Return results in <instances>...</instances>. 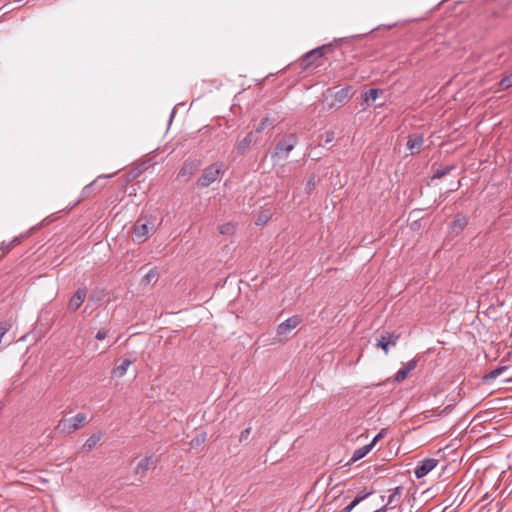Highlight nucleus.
<instances>
[{
  "label": "nucleus",
  "mask_w": 512,
  "mask_h": 512,
  "mask_svg": "<svg viewBox=\"0 0 512 512\" xmlns=\"http://www.w3.org/2000/svg\"><path fill=\"white\" fill-rule=\"evenodd\" d=\"M223 164L215 163L204 169L202 175L197 180V185L201 188L208 187L217 181L223 174Z\"/></svg>",
  "instance_id": "2"
},
{
  "label": "nucleus",
  "mask_w": 512,
  "mask_h": 512,
  "mask_svg": "<svg viewBox=\"0 0 512 512\" xmlns=\"http://www.w3.org/2000/svg\"><path fill=\"white\" fill-rule=\"evenodd\" d=\"M373 449V443H369L364 445L358 449H356L350 459L351 462H356L362 458H364L371 450Z\"/></svg>",
  "instance_id": "17"
},
{
  "label": "nucleus",
  "mask_w": 512,
  "mask_h": 512,
  "mask_svg": "<svg viewBox=\"0 0 512 512\" xmlns=\"http://www.w3.org/2000/svg\"><path fill=\"white\" fill-rule=\"evenodd\" d=\"M399 339V334L384 332L377 339L375 346L381 348L385 354H388L392 347H395Z\"/></svg>",
  "instance_id": "6"
},
{
  "label": "nucleus",
  "mask_w": 512,
  "mask_h": 512,
  "mask_svg": "<svg viewBox=\"0 0 512 512\" xmlns=\"http://www.w3.org/2000/svg\"><path fill=\"white\" fill-rule=\"evenodd\" d=\"M323 47H318L307 52L301 60V66L308 68L316 63V61L323 57Z\"/></svg>",
  "instance_id": "9"
},
{
  "label": "nucleus",
  "mask_w": 512,
  "mask_h": 512,
  "mask_svg": "<svg viewBox=\"0 0 512 512\" xmlns=\"http://www.w3.org/2000/svg\"><path fill=\"white\" fill-rule=\"evenodd\" d=\"M424 143V138L422 135L414 134L410 135L407 142L406 147L410 150L411 154H417L421 151Z\"/></svg>",
  "instance_id": "11"
},
{
  "label": "nucleus",
  "mask_w": 512,
  "mask_h": 512,
  "mask_svg": "<svg viewBox=\"0 0 512 512\" xmlns=\"http://www.w3.org/2000/svg\"><path fill=\"white\" fill-rule=\"evenodd\" d=\"M85 298H86V290L78 289L69 301V304H68L69 310L76 311L83 304Z\"/></svg>",
  "instance_id": "13"
},
{
  "label": "nucleus",
  "mask_w": 512,
  "mask_h": 512,
  "mask_svg": "<svg viewBox=\"0 0 512 512\" xmlns=\"http://www.w3.org/2000/svg\"><path fill=\"white\" fill-rule=\"evenodd\" d=\"M450 169H451V167H446L443 169L436 170V172L434 174V178H441V177L445 176L446 174L449 173Z\"/></svg>",
  "instance_id": "29"
},
{
  "label": "nucleus",
  "mask_w": 512,
  "mask_h": 512,
  "mask_svg": "<svg viewBox=\"0 0 512 512\" xmlns=\"http://www.w3.org/2000/svg\"><path fill=\"white\" fill-rule=\"evenodd\" d=\"M512 87V72L505 75L499 82V90L503 91Z\"/></svg>",
  "instance_id": "22"
},
{
  "label": "nucleus",
  "mask_w": 512,
  "mask_h": 512,
  "mask_svg": "<svg viewBox=\"0 0 512 512\" xmlns=\"http://www.w3.org/2000/svg\"><path fill=\"white\" fill-rule=\"evenodd\" d=\"M266 127V121H261L257 127L255 128V130H253L252 132H256L257 133V138L259 139V136L260 134L262 133V131L265 129Z\"/></svg>",
  "instance_id": "31"
},
{
  "label": "nucleus",
  "mask_w": 512,
  "mask_h": 512,
  "mask_svg": "<svg viewBox=\"0 0 512 512\" xmlns=\"http://www.w3.org/2000/svg\"><path fill=\"white\" fill-rule=\"evenodd\" d=\"M158 272L156 268L150 269L142 278L141 284L149 285L157 281Z\"/></svg>",
  "instance_id": "20"
},
{
  "label": "nucleus",
  "mask_w": 512,
  "mask_h": 512,
  "mask_svg": "<svg viewBox=\"0 0 512 512\" xmlns=\"http://www.w3.org/2000/svg\"><path fill=\"white\" fill-rule=\"evenodd\" d=\"M153 466H155V460L153 459V456H146L137 464L135 473L137 475L143 476Z\"/></svg>",
  "instance_id": "14"
},
{
  "label": "nucleus",
  "mask_w": 512,
  "mask_h": 512,
  "mask_svg": "<svg viewBox=\"0 0 512 512\" xmlns=\"http://www.w3.org/2000/svg\"><path fill=\"white\" fill-rule=\"evenodd\" d=\"M386 507H387V506H384V507H382V508H380V509H378V510H376V511H374V512H385V511H386V509H387Z\"/></svg>",
  "instance_id": "37"
},
{
  "label": "nucleus",
  "mask_w": 512,
  "mask_h": 512,
  "mask_svg": "<svg viewBox=\"0 0 512 512\" xmlns=\"http://www.w3.org/2000/svg\"><path fill=\"white\" fill-rule=\"evenodd\" d=\"M298 139L295 134L288 135L285 139L279 141L272 154V158L275 159H286L289 153L297 145Z\"/></svg>",
  "instance_id": "4"
},
{
  "label": "nucleus",
  "mask_w": 512,
  "mask_h": 512,
  "mask_svg": "<svg viewBox=\"0 0 512 512\" xmlns=\"http://www.w3.org/2000/svg\"><path fill=\"white\" fill-rule=\"evenodd\" d=\"M268 219V216H260L256 222V224L265 223Z\"/></svg>",
  "instance_id": "36"
},
{
  "label": "nucleus",
  "mask_w": 512,
  "mask_h": 512,
  "mask_svg": "<svg viewBox=\"0 0 512 512\" xmlns=\"http://www.w3.org/2000/svg\"><path fill=\"white\" fill-rule=\"evenodd\" d=\"M385 434V430L382 429L373 439L370 443H373V447L375 446V444L381 439L383 438Z\"/></svg>",
  "instance_id": "35"
},
{
  "label": "nucleus",
  "mask_w": 512,
  "mask_h": 512,
  "mask_svg": "<svg viewBox=\"0 0 512 512\" xmlns=\"http://www.w3.org/2000/svg\"><path fill=\"white\" fill-rule=\"evenodd\" d=\"M367 495L356 497L348 506L342 509L340 512H351Z\"/></svg>",
  "instance_id": "25"
},
{
  "label": "nucleus",
  "mask_w": 512,
  "mask_h": 512,
  "mask_svg": "<svg viewBox=\"0 0 512 512\" xmlns=\"http://www.w3.org/2000/svg\"><path fill=\"white\" fill-rule=\"evenodd\" d=\"M300 323H301V318L299 316H297V315H294V316L286 319L281 324H279V326L277 328V334L279 336H287Z\"/></svg>",
  "instance_id": "8"
},
{
  "label": "nucleus",
  "mask_w": 512,
  "mask_h": 512,
  "mask_svg": "<svg viewBox=\"0 0 512 512\" xmlns=\"http://www.w3.org/2000/svg\"><path fill=\"white\" fill-rule=\"evenodd\" d=\"M86 421V415L84 413H77L71 418H63L59 421L56 426V430L61 434H69L73 431L78 430L83 423Z\"/></svg>",
  "instance_id": "3"
},
{
  "label": "nucleus",
  "mask_w": 512,
  "mask_h": 512,
  "mask_svg": "<svg viewBox=\"0 0 512 512\" xmlns=\"http://www.w3.org/2000/svg\"><path fill=\"white\" fill-rule=\"evenodd\" d=\"M250 433H251V427H248L245 430H243L240 434L239 441L243 442V441L247 440Z\"/></svg>",
  "instance_id": "32"
},
{
  "label": "nucleus",
  "mask_w": 512,
  "mask_h": 512,
  "mask_svg": "<svg viewBox=\"0 0 512 512\" xmlns=\"http://www.w3.org/2000/svg\"><path fill=\"white\" fill-rule=\"evenodd\" d=\"M174 113H175V109H174V110H172L171 119L173 118Z\"/></svg>",
  "instance_id": "38"
},
{
  "label": "nucleus",
  "mask_w": 512,
  "mask_h": 512,
  "mask_svg": "<svg viewBox=\"0 0 512 512\" xmlns=\"http://www.w3.org/2000/svg\"><path fill=\"white\" fill-rule=\"evenodd\" d=\"M258 142L257 133L249 132L242 139H239L236 144V150L238 154H244L248 148Z\"/></svg>",
  "instance_id": "10"
},
{
  "label": "nucleus",
  "mask_w": 512,
  "mask_h": 512,
  "mask_svg": "<svg viewBox=\"0 0 512 512\" xmlns=\"http://www.w3.org/2000/svg\"><path fill=\"white\" fill-rule=\"evenodd\" d=\"M132 361L129 360V359H125L119 366H117L116 368H114L113 370V374L116 376V377H122L125 375V373L127 372V369L129 368V366L131 365Z\"/></svg>",
  "instance_id": "21"
},
{
  "label": "nucleus",
  "mask_w": 512,
  "mask_h": 512,
  "mask_svg": "<svg viewBox=\"0 0 512 512\" xmlns=\"http://www.w3.org/2000/svg\"><path fill=\"white\" fill-rule=\"evenodd\" d=\"M417 366V361L415 359H412L408 361L407 363L403 364L402 367L398 370V372L395 375V381L400 383L403 380L406 379L408 374L414 370Z\"/></svg>",
  "instance_id": "12"
},
{
  "label": "nucleus",
  "mask_w": 512,
  "mask_h": 512,
  "mask_svg": "<svg viewBox=\"0 0 512 512\" xmlns=\"http://www.w3.org/2000/svg\"><path fill=\"white\" fill-rule=\"evenodd\" d=\"M382 90L371 88L367 90L363 95V100L365 104L369 107L372 105V102H374L379 95L382 93Z\"/></svg>",
  "instance_id": "19"
},
{
  "label": "nucleus",
  "mask_w": 512,
  "mask_h": 512,
  "mask_svg": "<svg viewBox=\"0 0 512 512\" xmlns=\"http://www.w3.org/2000/svg\"><path fill=\"white\" fill-rule=\"evenodd\" d=\"M107 334H108V330H106V329H100V330L96 333L95 337H96V339H97V340H104V339L107 337Z\"/></svg>",
  "instance_id": "33"
},
{
  "label": "nucleus",
  "mask_w": 512,
  "mask_h": 512,
  "mask_svg": "<svg viewBox=\"0 0 512 512\" xmlns=\"http://www.w3.org/2000/svg\"><path fill=\"white\" fill-rule=\"evenodd\" d=\"M198 163L196 161H186L179 172V176H191L198 169Z\"/></svg>",
  "instance_id": "18"
},
{
  "label": "nucleus",
  "mask_w": 512,
  "mask_h": 512,
  "mask_svg": "<svg viewBox=\"0 0 512 512\" xmlns=\"http://www.w3.org/2000/svg\"><path fill=\"white\" fill-rule=\"evenodd\" d=\"M153 226H150L148 220L146 218H139L134 224V237L138 242H144L148 236Z\"/></svg>",
  "instance_id": "5"
},
{
  "label": "nucleus",
  "mask_w": 512,
  "mask_h": 512,
  "mask_svg": "<svg viewBox=\"0 0 512 512\" xmlns=\"http://www.w3.org/2000/svg\"><path fill=\"white\" fill-rule=\"evenodd\" d=\"M468 221L467 218L463 215H457L454 221L450 225L451 233L454 235L460 234L463 229L466 227Z\"/></svg>",
  "instance_id": "15"
},
{
  "label": "nucleus",
  "mask_w": 512,
  "mask_h": 512,
  "mask_svg": "<svg viewBox=\"0 0 512 512\" xmlns=\"http://www.w3.org/2000/svg\"><path fill=\"white\" fill-rule=\"evenodd\" d=\"M101 438H102L101 432L92 434L83 444L82 450L84 452H90L100 442Z\"/></svg>",
  "instance_id": "16"
},
{
  "label": "nucleus",
  "mask_w": 512,
  "mask_h": 512,
  "mask_svg": "<svg viewBox=\"0 0 512 512\" xmlns=\"http://www.w3.org/2000/svg\"><path fill=\"white\" fill-rule=\"evenodd\" d=\"M316 186V177L315 175H311L308 180H307V183H306V187H305V190L308 194H310L314 188Z\"/></svg>",
  "instance_id": "27"
},
{
  "label": "nucleus",
  "mask_w": 512,
  "mask_h": 512,
  "mask_svg": "<svg viewBox=\"0 0 512 512\" xmlns=\"http://www.w3.org/2000/svg\"><path fill=\"white\" fill-rule=\"evenodd\" d=\"M335 134L333 131H327L325 133V144L331 143L334 140Z\"/></svg>",
  "instance_id": "34"
},
{
  "label": "nucleus",
  "mask_w": 512,
  "mask_h": 512,
  "mask_svg": "<svg viewBox=\"0 0 512 512\" xmlns=\"http://www.w3.org/2000/svg\"><path fill=\"white\" fill-rule=\"evenodd\" d=\"M401 493H402V488L401 487L394 488L393 491L391 492V494L388 497L387 506L391 505L395 501H398L400 499V497H401Z\"/></svg>",
  "instance_id": "23"
},
{
  "label": "nucleus",
  "mask_w": 512,
  "mask_h": 512,
  "mask_svg": "<svg viewBox=\"0 0 512 512\" xmlns=\"http://www.w3.org/2000/svg\"><path fill=\"white\" fill-rule=\"evenodd\" d=\"M112 176H113V174H110V175H101V176H99V177L97 178V180H95L94 182H92V183H90L89 185L85 186V188L83 189V193H86V191H88L91 187H93V186L97 183V181H98L99 179H105V178H109V177H112Z\"/></svg>",
  "instance_id": "30"
},
{
  "label": "nucleus",
  "mask_w": 512,
  "mask_h": 512,
  "mask_svg": "<svg viewBox=\"0 0 512 512\" xmlns=\"http://www.w3.org/2000/svg\"><path fill=\"white\" fill-rule=\"evenodd\" d=\"M20 243V239L18 237H15L13 240H11L8 244L2 243L1 249H7L10 250L15 245Z\"/></svg>",
  "instance_id": "28"
},
{
  "label": "nucleus",
  "mask_w": 512,
  "mask_h": 512,
  "mask_svg": "<svg viewBox=\"0 0 512 512\" xmlns=\"http://www.w3.org/2000/svg\"><path fill=\"white\" fill-rule=\"evenodd\" d=\"M351 90V86L343 87L337 91H332L329 89L327 93L323 95L326 100L329 97L332 98V100L327 104V109L332 110L340 108L351 98Z\"/></svg>",
  "instance_id": "1"
},
{
  "label": "nucleus",
  "mask_w": 512,
  "mask_h": 512,
  "mask_svg": "<svg viewBox=\"0 0 512 512\" xmlns=\"http://www.w3.org/2000/svg\"><path fill=\"white\" fill-rule=\"evenodd\" d=\"M234 230L235 226L232 223H225L219 227V232L223 235H230Z\"/></svg>",
  "instance_id": "26"
},
{
  "label": "nucleus",
  "mask_w": 512,
  "mask_h": 512,
  "mask_svg": "<svg viewBox=\"0 0 512 512\" xmlns=\"http://www.w3.org/2000/svg\"><path fill=\"white\" fill-rule=\"evenodd\" d=\"M438 460L434 458H426L418 463V465L414 469V475L417 479H421L425 477L429 472H431L437 465Z\"/></svg>",
  "instance_id": "7"
},
{
  "label": "nucleus",
  "mask_w": 512,
  "mask_h": 512,
  "mask_svg": "<svg viewBox=\"0 0 512 512\" xmlns=\"http://www.w3.org/2000/svg\"><path fill=\"white\" fill-rule=\"evenodd\" d=\"M506 370V367H498L491 372H489L484 379L485 380H493L496 379L498 376H500L504 371Z\"/></svg>",
  "instance_id": "24"
}]
</instances>
